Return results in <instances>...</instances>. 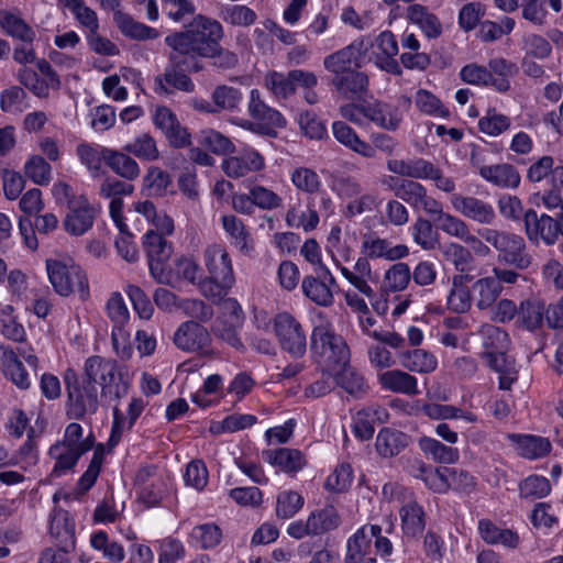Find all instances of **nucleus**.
<instances>
[{
    "mask_svg": "<svg viewBox=\"0 0 563 563\" xmlns=\"http://www.w3.org/2000/svg\"><path fill=\"white\" fill-rule=\"evenodd\" d=\"M479 333L487 352H506L509 344V335L505 330L494 324H484L481 327Z\"/></svg>",
    "mask_w": 563,
    "mask_h": 563,
    "instance_id": "bf43d9fd",
    "label": "nucleus"
},
{
    "mask_svg": "<svg viewBox=\"0 0 563 563\" xmlns=\"http://www.w3.org/2000/svg\"><path fill=\"white\" fill-rule=\"evenodd\" d=\"M25 175L36 185H48L52 179L51 165L40 155H33L24 165Z\"/></svg>",
    "mask_w": 563,
    "mask_h": 563,
    "instance_id": "0e129e2a",
    "label": "nucleus"
},
{
    "mask_svg": "<svg viewBox=\"0 0 563 563\" xmlns=\"http://www.w3.org/2000/svg\"><path fill=\"white\" fill-rule=\"evenodd\" d=\"M274 331L280 349L294 358L307 352V336L301 323L290 313H278L274 319Z\"/></svg>",
    "mask_w": 563,
    "mask_h": 563,
    "instance_id": "1a4fd4ad",
    "label": "nucleus"
},
{
    "mask_svg": "<svg viewBox=\"0 0 563 563\" xmlns=\"http://www.w3.org/2000/svg\"><path fill=\"white\" fill-rule=\"evenodd\" d=\"M68 213L64 221L65 230L73 235H81L93 224L95 208L85 196L71 197L68 203Z\"/></svg>",
    "mask_w": 563,
    "mask_h": 563,
    "instance_id": "ddd939ff",
    "label": "nucleus"
},
{
    "mask_svg": "<svg viewBox=\"0 0 563 563\" xmlns=\"http://www.w3.org/2000/svg\"><path fill=\"white\" fill-rule=\"evenodd\" d=\"M477 234L497 252L499 262L521 271L531 266L532 256L521 235L488 227L478 229Z\"/></svg>",
    "mask_w": 563,
    "mask_h": 563,
    "instance_id": "7ed1b4c3",
    "label": "nucleus"
},
{
    "mask_svg": "<svg viewBox=\"0 0 563 563\" xmlns=\"http://www.w3.org/2000/svg\"><path fill=\"white\" fill-rule=\"evenodd\" d=\"M399 361L401 366L408 371L423 374L433 372L438 366L437 357L422 349L401 352Z\"/></svg>",
    "mask_w": 563,
    "mask_h": 563,
    "instance_id": "ea45409f",
    "label": "nucleus"
},
{
    "mask_svg": "<svg viewBox=\"0 0 563 563\" xmlns=\"http://www.w3.org/2000/svg\"><path fill=\"white\" fill-rule=\"evenodd\" d=\"M211 99L217 113L220 111H236L243 100V93L235 87L219 85L213 89Z\"/></svg>",
    "mask_w": 563,
    "mask_h": 563,
    "instance_id": "de8ad7c7",
    "label": "nucleus"
},
{
    "mask_svg": "<svg viewBox=\"0 0 563 563\" xmlns=\"http://www.w3.org/2000/svg\"><path fill=\"white\" fill-rule=\"evenodd\" d=\"M76 152L80 162L91 173H98L102 162H107L109 147L97 144H79Z\"/></svg>",
    "mask_w": 563,
    "mask_h": 563,
    "instance_id": "6e6d98bb",
    "label": "nucleus"
},
{
    "mask_svg": "<svg viewBox=\"0 0 563 563\" xmlns=\"http://www.w3.org/2000/svg\"><path fill=\"white\" fill-rule=\"evenodd\" d=\"M362 253L369 258H385L387 261H398L409 254V249L405 244L393 245L388 240L365 235L362 240Z\"/></svg>",
    "mask_w": 563,
    "mask_h": 563,
    "instance_id": "a211bd4d",
    "label": "nucleus"
},
{
    "mask_svg": "<svg viewBox=\"0 0 563 563\" xmlns=\"http://www.w3.org/2000/svg\"><path fill=\"white\" fill-rule=\"evenodd\" d=\"M485 356L490 368L499 374V388L509 390L518 378L515 361L506 356L505 352H486Z\"/></svg>",
    "mask_w": 563,
    "mask_h": 563,
    "instance_id": "c9c22d12",
    "label": "nucleus"
},
{
    "mask_svg": "<svg viewBox=\"0 0 563 563\" xmlns=\"http://www.w3.org/2000/svg\"><path fill=\"white\" fill-rule=\"evenodd\" d=\"M221 19L233 26L247 27L257 19L255 11L243 4L224 5L220 12Z\"/></svg>",
    "mask_w": 563,
    "mask_h": 563,
    "instance_id": "5fc2aeb1",
    "label": "nucleus"
},
{
    "mask_svg": "<svg viewBox=\"0 0 563 563\" xmlns=\"http://www.w3.org/2000/svg\"><path fill=\"white\" fill-rule=\"evenodd\" d=\"M129 154L124 150L109 148L106 164L115 175L132 181L140 176L141 169L137 162Z\"/></svg>",
    "mask_w": 563,
    "mask_h": 563,
    "instance_id": "f704fd0d",
    "label": "nucleus"
},
{
    "mask_svg": "<svg viewBox=\"0 0 563 563\" xmlns=\"http://www.w3.org/2000/svg\"><path fill=\"white\" fill-rule=\"evenodd\" d=\"M46 271L54 290L60 296H69L75 290L81 296L88 294V280L79 265L58 260H47Z\"/></svg>",
    "mask_w": 563,
    "mask_h": 563,
    "instance_id": "0eeeda50",
    "label": "nucleus"
},
{
    "mask_svg": "<svg viewBox=\"0 0 563 563\" xmlns=\"http://www.w3.org/2000/svg\"><path fill=\"white\" fill-rule=\"evenodd\" d=\"M365 49L364 40H356L350 45L328 55L323 59V67L333 75L341 76L360 67V58Z\"/></svg>",
    "mask_w": 563,
    "mask_h": 563,
    "instance_id": "4468645a",
    "label": "nucleus"
},
{
    "mask_svg": "<svg viewBox=\"0 0 563 563\" xmlns=\"http://www.w3.org/2000/svg\"><path fill=\"white\" fill-rule=\"evenodd\" d=\"M316 276H305L301 282L303 295L318 306L328 307L333 302L331 287L335 285V278L331 282L322 275V271H314Z\"/></svg>",
    "mask_w": 563,
    "mask_h": 563,
    "instance_id": "6ab92c4d",
    "label": "nucleus"
},
{
    "mask_svg": "<svg viewBox=\"0 0 563 563\" xmlns=\"http://www.w3.org/2000/svg\"><path fill=\"white\" fill-rule=\"evenodd\" d=\"M416 107L423 113L433 117L446 118L450 111L442 104L432 92L419 89L415 96Z\"/></svg>",
    "mask_w": 563,
    "mask_h": 563,
    "instance_id": "69168bd1",
    "label": "nucleus"
},
{
    "mask_svg": "<svg viewBox=\"0 0 563 563\" xmlns=\"http://www.w3.org/2000/svg\"><path fill=\"white\" fill-rule=\"evenodd\" d=\"M174 344L184 352L212 356V339L208 329L196 321H185L179 324L173 336Z\"/></svg>",
    "mask_w": 563,
    "mask_h": 563,
    "instance_id": "9b49d317",
    "label": "nucleus"
},
{
    "mask_svg": "<svg viewBox=\"0 0 563 563\" xmlns=\"http://www.w3.org/2000/svg\"><path fill=\"white\" fill-rule=\"evenodd\" d=\"M442 255L460 274H468L473 269V254L468 249L459 243H448L443 245Z\"/></svg>",
    "mask_w": 563,
    "mask_h": 563,
    "instance_id": "c03bdc74",
    "label": "nucleus"
},
{
    "mask_svg": "<svg viewBox=\"0 0 563 563\" xmlns=\"http://www.w3.org/2000/svg\"><path fill=\"white\" fill-rule=\"evenodd\" d=\"M123 150L146 162H153L159 157L156 141L148 133L137 135L132 142L128 143Z\"/></svg>",
    "mask_w": 563,
    "mask_h": 563,
    "instance_id": "603ef678",
    "label": "nucleus"
},
{
    "mask_svg": "<svg viewBox=\"0 0 563 563\" xmlns=\"http://www.w3.org/2000/svg\"><path fill=\"white\" fill-rule=\"evenodd\" d=\"M49 532L64 545H74L75 526L69 514L60 508H54L49 516Z\"/></svg>",
    "mask_w": 563,
    "mask_h": 563,
    "instance_id": "a19ab883",
    "label": "nucleus"
},
{
    "mask_svg": "<svg viewBox=\"0 0 563 563\" xmlns=\"http://www.w3.org/2000/svg\"><path fill=\"white\" fill-rule=\"evenodd\" d=\"M451 203L460 214L479 224L489 225L496 220L494 207L474 196L454 194Z\"/></svg>",
    "mask_w": 563,
    "mask_h": 563,
    "instance_id": "dca6fc26",
    "label": "nucleus"
},
{
    "mask_svg": "<svg viewBox=\"0 0 563 563\" xmlns=\"http://www.w3.org/2000/svg\"><path fill=\"white\" fill-rule=\"evenodd\" d=\"M409 440V437L399 430L384 428L377 434L376 451L383 457H393L408 446Z\"/></svg>",
    "mask_w": 563,
    "mask_h": 563,
    "instance_id": "2f4dec72",
    "label": "nucleus"
},
{
    "mask_svg": "<svg viewBox=\"0 0 563 563\" xmlns=\"http://www.w3.org/2000/svg\"><path fill=\"white\" fill-rule=\"evenodd\" d=\"M332 134L341 145L351 152L362 156L363 158H375L374 147H372L371 143L362 140L344 121H334L332 123Z\"/></svg>",
    "mask_w": 563,
    "mask_h": 563,
    "instance_id": "4be33fe9",
    "label": "nucleus"
},
{
    "mask_svg": "<svg viewBox=\"0 0 563 563\" xmlns=\"http://www.w3.org/2000/svg\"><path fill=\"white\" fill-rule=\"evenodd\" d=\"M507 438L514 444L516 453L523 459H542L551 451V443L547 438L518 433H510Z\"/></svg>",
    "mask_w": 563,
    "mask_h": 563,
    "instance_id": "5701e85b",
    "label": "nucleus"
},
{
    "mask_svg": "<svg viewBox=\"0 0 563 563\" xmlns=\"http://www.w3.org/2000/svg\"><path fill=\"white\" fill-rule=\"evenodd\" d=\"M113 20L120 32L129 38L147 41L159 36V32L156 29L135 21L130 14L122 11H115Z\"/></svg>",
    "mask_w": 563,
    "mask_h": 563,
    "instance_id": "c756f323",
    "label": "nucleus"
},
{
    "mask_svg": "<svg viewBox=\"0 0 563 563\" xmlns=\"http://www.w3.org/2000/svg\"><path fill=\"white\" fill-rule=\"evenodd\" d=\"M311 352L325 373L339 371L350 362V349L329 323L316 325L311 333Z\"/></svg>",
    "mask_w": 563,
    "mask_h": 563,
    "instance_id": "f03ea898",
    "label": "nucleus"
},
{
    "mask_svg": "<svg viewBox=\"0 0 563 563\" xmlns=\"http://www.w3.org/2000/svg\"><path fill=\"white\" fill-rule=\"evenodd\" d=\"M473 290L476 294V307L478 310H487L497 301L504 287H499L498 280L492 276H486L473 284Z\"/></svg>",
    "mask_w": 563,
    "mask_h": 563,
    "instance_id": "79ce46f5",
    "label": "nucleus"
},
{
    "mask_svg": "<svg viewBox=\"0 0 563 563\" xmlns=\"http://www.w3.org/2000/svg\"><path fill=\"white\" fill-rule=\"evenodd\" d=\"M363 117L376 126L387 131L397 130L401 122L397 109L383 102L364 104Z\"/></svg>",
    "mask_w": 563,
    "mask_h": 563,
    "instance_id": "cd10ccee",
    "label": "nucleus"
},
{
    "mask_svg": "<svg viewBox=\"0 0 563 563\" xmlns=\"http://www.w3.org/2000/svg\"><path fill=\"white\" fill-rule=\"evenodd\" d=\"M470 274H456L452 277V287L446 298L448 308L455 313H465L472 307V295L467 284L472 282Z\"/></svg>",
    "mask_w": 563,
    "mask_h": 563,
    "instance_id": "bb28decb",
    "label": "nucleus"
},
{
    "mask_svg": "<svg viewBox=\"0 0 563 563\" xmlns=\"http://www.w3.org/2000/svg\"><path fill=\"white\" fill-rule=\"evenodd\" d=\"M488 73L492 75V87L499 92H506L510 88L509 78L517 73L514 63L505 58H493L488 63Z\"/></svg>",
    "mask_w": 563,
    "mask_h": 563,
    "instance_id": "37998d69",
    "label": "nucleus"
},
{
    "mask_svg": "<svg viewBox=\"0 0 563 563\" xmlns=\"http://www.w3.org/2000/svg\"><path fill=\"white\" fill-rule=\"evenodd\" d=\"M510 124L509 117L497 112L496 109H488L486 114L479 119L478 129L487 135L497 136L508 130Z\"/></svg>",
    "mask_w": 563,
    "mask_h": 563,
    "instance_id": "680f3d73",
    "label": "nucleus"
},
{
    "mask_svg": "<svg viewBox=\"0 0 563 563\" xmlns=\"http://www.w3.org/2000/svg\"><path fill=\"white\" fill-rule=\"evenodd\" d=\"M264 167L263 156L254 150H244L238 156H231L222 162V169L231 178L246 176L251 172L261 170Z\"/></svg>",
    "mask_w": 563,
    "mask_h": 563,
    "instance_id": "aec40b11",
    "label": "nucleus"
},
{
    "mask_svg": "<svg viewBox=\"0 0 563 563\" xmlns=\"http://www.w3.org/2000/svg\"><path fill=\"white\" fill-rule=\"evenodd\" d=\"M247 111L250 117L256 122L246 121L243 126L258 134L273 136L276 134V129H282L286 125V120L282 113L267 106L257 89H252L250 92Z\"/></svg>",
    "mask_w": 563,
    "mask_h": 563,
    "instance_id": "6e6552de",
    "label": "nucleus"
},
{
    "mask_svg": "<svg viewBox=\"0 0 563 563\" xmlns=\"http://www.w3.org/2000/svg\"><path fill=\"white\" fill-rule=\"evenodd\" d=\"M305 504L303 497L294 490H283L277 495L275 512L278 518H292Z\"/></svg>",
    "mask_w": 563,
    "mask_h": 563,
    "instance_id": "13d9d810",
    "label": "nucleus"
},
{
    "mask_svg": "<svg viewBox=\"0 0 563 563\" xmlns=\"http://www.w3.org/2000/svg\"><path fill=\"white\" fill-rule=\"evenodd\" d=\"M387 180L395 183L394 186H390L395 196L412 209L423 210L429 214L440 212V202L428 195L427 188L422 184L413 179H399L394 176H385L382 183L387 184Z\"/></svg>",
    "mask_w": 563,
    "mask_h": 563,
    "instance_id": "9d476101",
    "label": "nucleus"
},
{
    "mask_svg": "<svg viewBox=\"0 0 563 563\" xmlns=\"http://www.w3.org/2000/svg\"><path fill=\"white\" fill-rule=\"evenodd\" d=\"M545 305L538 298H529L520 302L517 323L529 331H536L543 324Z\"/></svg>",
    "mask_w": 563,
    "mask_h": 563,
    "instance_id": "473e14b6",
    "label": "nucleus"
},
{
    "mask_svg": "<svg viewBox=\"0 0 563 563\" xmlns=\"http://www.w3.org/2000/svg\"><path fill=\"white\" fill-rule=\"evenodd\" d=\"M411 272L407 263L398 262L391 265L384 275L382 289L386 292H398L408 286Z\"/></svg>",
    "mask_w": 563,
    "mask_h": 563,
    "instance_id": "a18cd8bd",
    "label": "nucleus"
},
{
    "mask_svg": "<svg viewBox=\"0 0 563 563\" xmlns=\"http://www.w3.org/2000/svg\"><path fill=\"white\" fill-rule=\"evenodd\" d=\"M413 241L423 250H433L438 242V234L433 229L431 222L423 218H418L412 224Z\"/></svg>",
    "mask_w": 563,
    "mask_h": 563,
    "instance_id": "774afa93",
    "label": "nucleus"
},
{
    "mask_svg": "<svg viewBox=\"0 0 563 563\" xmlns=\"http://www.w3.org/2000/svg\"><path fill=\"white\" fill-rule=\"evenodd\" d=\"M178 308L185 316L191 318L190 321L200 324L210 321L214 316L212 306L200 299H183L178 302Z\"/></svg>",
    "mask_w": 563,
    "mask_h": 563,
    "instance_id": "052dcab7",
    "label": "nucleus"
},
{
    "mask_svg": "<svg viewBox=\"0 0 563 563\" xmlns=\"http://www.w3.org/2000/svg\"><path fill=\"white\" fill-rule=\"evenodd\" d=\"M431 216H434L437 227L450 236L463 241L471 232L465 221L451 213L444 212L441 202L440 212H431Z\"/></svg>",
    "mask_w": 563,
    "mask_h": 563,
    "instance_id": "8fccbe9b",
    "label": "nucleus"
},
{
    "mask_svg": "<svg viewBox=\"0 0 563 563\" xmlns=\"http://www.w3.org/2000/svg\"><path fill=\"white\" fill-rule=\"evenodd\" d=\"M307 521L312 531V536H321L334 530L340 525V517L333 507H325L312 511Z\"/></svg>",
    "mask_w": 563,
    "mask_h": 563,
    "instance_id": "49530a36",
    "label": "nucleus"
},
{
    "mask_svg": "<svg viewBox=\"0 0 563 563\" xmlns=\"http://www.w3.org/2000/svg\"><path fill=\"white\" fill-rule=\"evenodd\" d=\"M264 85L276 99L285 100L296 91L290 79V71L286 75L278 71H269L264 77Z\"/></svg>",
    "mask_w": 563,
    "mask_h": 563,
    "instance_id": "4d7b16f0",
    "label": "nucleus"
},
{
    "mask_svg": "<svg viewBox=\"0 0 563 563\" xmlns=\"http://www.w3.org/2000/svg\"><path fill=\"white\" fill-rule=\"evenodd\" d=\"M203 263L209 276L222 282H235L231 257L223 245H208L203 251Z\"/></svg>",
    "mask_w": 563,
    "mask_h": 563,
    "instance_id": "f3484780",
    "label": "nucleus"
},
{
    "mask_svg": "<svg viewBox=\"0 0 563 563\" xmlns=\"http://www.w3.org/2000/svg\"><path fill=\"white\" fill-rule=\"evenodd\" d=\"M478 173L483 179L500 188H517L520 185V174L511 164L481 165Z\"/></svg>",
    "mask_w": 563,
    "mask_h": 563,
    "instance_id": "393cba45",
    "label": "nucleus"
},
{
    "mask_svg": "<svg viewBox=\"0 0 563 563\" xmlns=\"http://www.w3.org/2000/svg\"><path fill=\"white\" fill-rule=\"evenodd\" d=\"M330 374L333 375L335 384L351 396L360 398L366 393L363 376L350 365V362L339 367V371L330 372Z\"/></svg>",
    "mask_w": 563,
    "mask_h": 563,
    "instance_id": "58836bf2",
    "label": "nucleus"
},
{
    "mask_svg": "<svg viewBox=\"0 0 563 563\" xmlns=\"http://www.w3.org/2000/svg\"><path fill=\"white\" fill-rule=\"evenodd\" d=\"M383 389L408 396L418 395V380L415 376L401 369H389L378 375Z\"/></svg>",
    "mask_w": 563,
    "mask_h": 563,
    "instance_id": "a878e982",
    "label": "nucleus"
},
{
    "mask_svg": "<svg viewBox=\"0 0 563 563\" xmlns=\"http://www.w3.org/2000/svg\"><path fill=\"white\" fill-rule=\"evenodd\" d=\"M263 459L273 466L279 467L283 472L289 474L297 473L306 464L302 453L289 448L263 451Z\"/></svg>",
    "mask_w": 563,
    "mask_h": 563,
    "instance_id": "c85d7f7f",
    "label": "nucleus"
},
{
    "mask_svg": "<svg viewBox=\"0 0 563 563\" xmlns=\"http://www.w3.org/2000/svg\"><path fill=\"white\" fill-rule=\"evenodd\" d=\"M80 377L95 388H100V398L104 402L118 401L128 393L123 368L114 360L90 356L85 362Z\"/></svg>",
    "mask_w": 563,
    "mask_h": 563,
    "instance_id": "f257e3e1",
    "label": "nucleus"
},
{
    "mask_svg": "<svg viewBox=\"0 0 563 563\" xmlns=\"http://www.w3.org/2000/svg\"><path fill=\"white\" fill-rule=\"evenodd\" d=\"M179 57L172 53L170 64L165 68L162 75H158L154 79V91L159 96H169L175 90L184 92H192L195 90V84L187 76L184 70L179 69L180 64H185V60H179Z\"/></svg>",
    "mask_w": 563,
    "mask_h": 563,
    "instance_id": "f8f14e48",
    "label": "nucleus"
},
{
    "mask_svg": "<svg viewBox=\"0 0 563 563\" xmlns=\"http://www.w3.org/2000/svg\"><path fill=\"white\" fill-rule=\"evenodd\" d=\"M421 451L439 463L451 464L457 461L459 451L455 448L444 445L432 438H422L419 441Z\"/></svg>",
    "mask_w": 563,
    "mask_h": 563,
    "instance_id": "3c124183",
    "label": "nucleus"
},
{
    "mask_svg": "<svg viewBox=\"0 0 563 563\" xmlns=\"http://www.w3.org/2000/svg\"><path fill=\"white\" fill-rule=\"evenodd\" d=\"M0 26L7 35L20 42H34L36 38L35 30L19 13L1 12Z\"/></svg>",
    "mask_w": 563,
    "mask_h": 563,
    "instance_id": "72a5a7b5",
    "label": "nucleus"
},
{
    "mask_svg": "<svg viewBox=\"0 0 563 563\" xmlns=\"http://www.w3.org/2000/svg\"><path fill=\"white\" fill-rule=\"evenodd\" d=\"M65 382L67 390L66 413L70 419H82L87 415L96 413L100 404H110L102 401L98 389L74 373L67 374Z\"/></svg>",
    "mask_w": 563,
    "mask_h": 563,
    "instance_id": "20e7f679",
    "label": "nucleus"
},
{
    "mask_svg": "<svg viewBox=\"0 0 563 563\" xmlns=\"http://www.w3.org/2000/svg\"><path fill=\"white\" fill-rule=\"evenodd\" d=\"M366 527L358 529L347 540L345 563H361L369 549L371 540L365 532Z\"/></svg>",
    "mask_w": 563,
    "mask_h": 563,
    "instance_id": "338daca9",
    "label": "nucleus"
},
{
    "mask_svg": "<svg viewBox=\"0 0 563 563\" xmlns=\"http://www.w3.org/2000/svg\"><path fill=\"white\" fill-rule=\"evenodd\" d=\"M401 528L407 537L416 538L424 530L426 514L416 500H409L399 510Z\"/></svg>",
    "mask_w": 563,
    "mask_h": 563,
    "instance_id": "e433bc0d",
    "label": "nucleus"
},
{
    "mask_svg": "<svg viewBox=\"0 0 563 563\" xmlns=\"http://www.w3.org/2000/svg\"><path fill=\"white\" fill-rule=\"evenodd\" d=\"M286 223L290 228H301L305 232H310L318 227L319 216L311 202L307 205L306 211L291 206L286 213Z\"/></svg>",
    "mask_w": 563,
    "mask_h": 563,
    "instance_id": "864d4df0",
    "label": "nucleus"
},
{
    "mask_svg": "<svg viewBox=\"0 0 563 563\" xmlns=\"http://www.w3.org/2000/svg\"><path fill=\"white\" fill-rule=\"evenodd\" d=\"M406 19L417 25L428 38H438L442 34L440 19L427 7L413 3L406 9Z\"/></svg>",
    "mask_w": 563,
    "mask_h": 563,
    "instance_id": "b1692460",
    "label": "nucleus"
},
{
    "mask_svg": "<svg viewBox=\"0 0 563 563\" xmlns=\"http://www.w3.org/2000/svg\"><path fill=\"white\" fill-rule=\"evenodd\" d=\"M87 451H89V446L87 445H82L80 449H75L58 442L52 445L48 452L49 456L55 460L52 475L59 477L65 474L76 465L78 459Z\"/></svg>",
    "mask_w": 563,
    "mask_h": 563,
    "instance_id": "7c9ffc66",
    "label": "nucleus"
},
{
    "mask_svg": "<svg viewBox=\"0 0 563 563\" xmlns=\"http://www.w3.org/2000/svg\"><path fill=\"white\" fill-rule=\"evenodd\" d=\"M481 538L488 544H501L509 549H516L519 537L510 529H500L492 520L482 519L478 522Z\"/></svg>",
    "mask_w": 563,
    "mask_h": 563,
    "instance_id": "4c0bfd02",
    "label": "nucleus"
},
{
    "mask_svg": "<svg viewBox=\"0 0 563 563\" xmlns=\"http://www.w3.org/2000/svg\"><path fill=\"white\" fill-rule=\"evenodd\" d=\"M0 351L1 371L4 377L19 389H29L32 385V379L20 357H22L27 365L36 372L38 367V358L33 353V350L31 347H18V350L14 351L11 346L1 345Z\"/></svg>",
    "mask_w": 563,
    "mask_h": 563,
    "instance_id": "423d86ee",
    "label": "nucleus"
},
{
    "mask_svg": "<svg viewBox=\"0 0 563 563\" xmlns=\"http://www.w3.org/2000/svg\"><path fill=\"white\" fill-rule=\"evenodd\" d=\"M143 246L147 255V260H156L158 262H167L173 254L172 244L157 232L150 230L143 238Z\"/></svg>",
    "mask_w": 563,
    "mask_h": 563,
    "instance_id": "09e8293b",
    "label": "nucleus"
},
{
    "mask_svg": "<svg viewBox=\"0 0 563 563\" xmlns=\"http://www.w3.org/2000/svg\"><path fill=\"white\" fill-rule=\"evenodd\" d=\"M290 179L292 185L306 194H317L321 188L319 175L311 168L298 167L291 172Z\"/></svg>",
    "mask_w": 563,
    "mask_h": 563,
    "instance_id": "e2e57ef3",
    "label": "nucleus"
},
{
    "mask_svg": "<svg viewBox=\"0 0 563 563\" xmlns=\"http://www.w3.org/2000/svg\"><path fill=\"white\" fill-rule=\"evenodd\" d=\"M210 41H201L196 34L187 29L186 31L176 32L165 37V43L173 49V53L179 56H190L192 58L212 57L218 49V42L223 36V27L221 24H210Z\"/></svg>",
    "mask_w": 563,
    "mask_h": 563,
    "instance_id": "39448f33",
    "label": "nucleus"
},
{
    "mask_svg": "<svg viewBox=\"0 0 563 563\" xmlns=\"http://www.w3.org/2000/svg\"><path fill=\"white\" fill-rule=\"evenodd\" d=\"M523 222L531 242L542 240L547 245H553L558 241L560 228L551 216L543 213L539 217L533 209H529L525 212Z\"/></svg>",
    "mask_w": 563,
    "mask_h": 563,
    "instance_id": "2eb2a0df",
    "label": "nucleus"
},
{
    "mask_svg": "<svg viewBox=\"0 0 563 563\" xmlns=\"http://www.w3.org/2000/svg\"><path fill=\"white\" fill-rule=\"evenodd\" d=\"M331 84L340 96L354 100L362 98L368 89V77L364 71L354 68L341 76L332 77Z\"/></svg>",
    "mask_w": 563,
    "mask_h": 563,
    "instance_id": "412c9836",
    "label": "nucleus"
}]
</instances>
